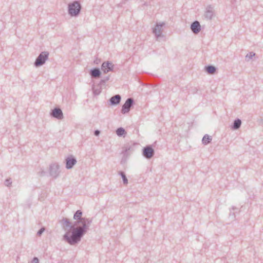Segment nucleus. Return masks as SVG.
<instances>
[{
	"instance_id": "f257e3e1",
	"label": "nucleus",
	"mask_w": 263,
	"mask_h": 263,
	"mask_svg": "<svg viewBox=\"0 0 263 263\" xmlns=\"http://www.w3.org/2000/svg\"><path fill=\"white\" fill-rule=\"evenodd\" d=\"M75 221L70 229L63 236V239L70 245H76L87 233L92 222L91 219L82 217V212L78 210L73 215Z\"/></svg>"
},
{
	"instance_id": "f03ea898",
	"label": "nucleus",
	"mask_w": 263,
	"mask_h": 263,
	"mask_svg": "<svg viewBox=\"0 0 263 263\" xmlns=\"http://www.w3.org/2000/svg\"><path fill=\"white\" fill-rule=\"evenodd\" d=\"M81 9V5L78 1H74L69 3L68 5V14L71 16H77Z\"/></svg>"
},
{
	"instance_id": "7ed1b4c3",
	"label": "nucleus",
	"mask_w": 263,
	"mask_h": 263,
	"mask_svg": "<svg viewBox=\"0 0 263 263\" xmlns=\"http://www.w3.org/2000/svg\"><path fill=\"white\" fill-rule=\"evenodd\" d=\"M49 53L47 51L42 52L36 58L34 63L35 67H37L43 65L48 59Z\"/></svg>"
},
{
	"instance_id": "20e7f679",
	"label": "nucleus",
	"mask_w": 263,
	"mask_h": 263,
	"mask_svg": "<svg viewBox=\"0 0 263 263\" xmlns=\"http://www.w3.org/2000/svg\"><path fill=\"white\" fill-rule=\"evenodd\" d=\"M165 23L163 22L157 23L153 29V32L155 34L157 37L161 36L163 31Z\"/></svg>"
},
{
	"instance_id": "39448f33",
	"label": "nucleus",
	"mask_w": 263,
	"mask_h": 263,
	"mask_svg": "<svg viewBox=\"0 0 263 263\" xmlns=\"http://www.w3.org/2000/svg\"><path fill=\"white\" fill-rule=\"evenodd\" d=\"M134 100L132 98H128L122 106L121 112L123 114L127 113L130 110V107L133 105Z\"/></svg>"
},
{
	"instance_id": "423d86ee",
	"label": "nucleus",
	"mask_w": 263,
	"mask_h": 263,
	"mask_svg": "<svg viewBox=\"0 0 263 263\" xmlns=\"http://www.w3.org/2000/svg\"><path fill=\"white\" fill-rule=\"evenodd\" d=\"M114 65L112 63L109 61L104 62L102 63L101 69L105 73H108L109 71H112Z\"/></svg>"
},
{
	"instance_id": "0eeeda50",
	"label": "nucleus",
	"mask_w": 263,
	"mask_h": 263,
	"mask_svg": "<svg viewBox=\"0 0 263 263\" xmlns=\"http://www.w3.org/2000/svg\"><path fill=\"white\" fill-rule=\"evenodd\" d=\"M66 167L67 169L71 168L77 163L76 159L72 156H68L65 159Z\"/></svg>"
},
{
	"instance_id": "6e6552de",
	"label": "nucleus",
	"mask_w": 263,
	"mask_h": 263,
	"mask_svg": "<svg viewBox=\"0 0 263 263\" xmlns=\"http://www.w3.org/2000/svg\"><path fill=\"white\" fill-rule=\"evenodd\" d=\"M143 155L147 159H150L154 156V151L151 146H147L143 150Z\"/></svg>"
},
{
	"instance_id": "1a4fd4ad",
	"label": "nucleus",
	"mask_w": 263,
	"mask_h": 263,
	"mask_svg": "<svg viewBox=\"0 0 263 263\" xmlns=\"http://www.w3.org/2000/svg\"><path fill=\"white\" fill-rule=\"evenodd\" d=\"M215 16V11L213 8L209 6L206 7L204 13V16L206 18L211 20Z\"/></svg>"
},
{
	"instance_id": "9d476101",
	"label": "nucleus",
	"mask_w": 263,
	"mask_h": 263,
	"mask_svg": "<svg viewBox=\"0 0 263 263\" xmlns=\"http://www.w3.org/2000/svg\"><path fill=\"white\" fill-rule=\"evenodd\" d=\"M191 29L194 34H198L201 31V25L198 21H195L191 26Z\"/></svg>"
},
{
	"instance_id": "9b49d317",
	"label": "nucleus",
	"mask_w": 263,
	"mask_h": 263,
	"mask_svg": "<svg viewBox=\"0 0 263 263\" xmlns=\"http://www.w3.org/2000/svg\"><path fill=\"white\" fill-rule=\"evenodd\" d=\"M51 115L58 119H62L63 118V112L60 108H54L52 110Z\"/></svg>"
},
{
	"instance_id": "f8f14e48",
	"label": "nucleus",
	"mask_w": 263,
	"mask_h": 263,
	"mask_svg": "<svg viewBox=\"0 0 263 263\" xmlns=\"http://www.w3.org/2000/svg\"><path fill=\"white\" fill-rule=\"evenodd\" d=\"M61 223L63 229L66 231V232L70 229L71 226L72 225L69 219L67 218H64L61 221Z\"/></svg>"
},
{
	"instance_id": "ddd939ff",
	"label": "nucleus",
	"mask_w": 263,
	"mask_h": 263,
	"mask_svg": "<svg viewBox=\"0 0 263 263\" xmlns=\"http://www.w3.org/2000/svg\"><path fill=\"white\" fill-rule=\"evenodd\" d=\"M90 74L92 78H98L100 77L101 72L99 69L96 68L90 71Z\"/></svg>"
},
{
	"instance_id": "4468645a",
	"label": "nucleus",
	"mask_w": 263,
	"mask_h": 263,
	"mask_svg": "<svg viewBox=\"0 0 263 263\" xmlns=\"http://www.w3.org/2000/svg\"><path fill=\"white\" fill-rule=\"evenodd\" d=\"M121 100V97L119 95H117L110 99V102L112 104H117L119 103Z\"/></svg>"
},
{
	"instance_id": "2eb2a0df",
	"label": "nucleus",
	"mask_w": 263,
	"mask_h": 263,
	"mask_svg": "<svg viewBox=\"0 0 263 263\" xmlns=\"http://www.w3.org/2000/svg\"><path fill=\"white\" fill-rule=\"evenodd\" d=\"M211 141L212 137L208 135H205L202 140V143L204 145L209 144Z\"/></svg>"
},
{
	"instance_id": "dca6fc26",
	"label": "nucleus",
	"mask_w": 263,
	"mask_h": 263,
	"mask_svg": "<svg viewBox=\"0 0 263 263\" xmlns=\"http://www.w3.org/2000/svg\"><path fill=\"white\" fill-rule=\"evenodd\" d=\"M59 165L57 164H53L50 166V174L51 175H54L56 176L57 175V173L56 171L55 173H53L52 170H55L57 171L59 169Z\"/></svg>"
},
{
	"instance_id": "f3484780",
	"label": "nucleus",
	"mask_w": 263,
	"mask_h": 263,
	"mask_svg": "<svg viewBox=\"0 0 263 263\" xmlns=\"http://www.w3.org/2000/svg\"><path fill=\"white\" fill-rule=\"evenodd\" d=\"M206 72L211 74H214L216 71V68L213 66H209L206 67Z\"/></svg>"
},
{
	"instance_id": "a211bd4d",
	"label": "nucleus",
	"mask_w": 263,
	"mask_h": 263,
	"mask_svg": "<svg viewBox=\"0 0 263 263\" xmlns=\"http://www.w3.org/2000/svg\"><path fill=\"white\" fill-rule=\"evenodd\" d=\"M116 133L119 136H121L126 134L125 130L122 127L118 128L116 130Z\"/></svg>"
},
{
	"instance_id": "6ab92c4d",
	"label": "nucleus",
	"mask_w": 263,
	"mask_h": 263,
	"mask_svg": "<svg viewBox=\"0 0 263 263\" xmlns=\"http://www.w3.org/2000/svg\"><path fill=\"white\" fill-rule=\"evenodd\" d=\"M241 122L239 119L235 120L234 123V128L238 129L241 125Z\"/></svg>"
},
{
	"instance_id": "aec40b11",
	"label": "nucleus",
	"mask_w": 263,
	"mask_h": 263,
	"mask_svg": "<svg viewBox=\"0 0 263 263\" xmlns=\"http://www.w3.org/2000/svg\"><path fill=\"white\" fill-rule=\"evenodd\" d=\"M120 174L123 179L124 184L126 185L128 183V180H127L125 174L122 172H121L120 173Z\"/></svg>"
},
{
	"instance_id": "412c9836",
	"label": "nucleus",
	"mask_w": 263,
	"mask_h": 263,
	"mask_svg": "<svg viewBox=\"0 0 263 263\" xmlns=\"http://www.w3.org/2000/svg\"><path fill=\"white\" fill-rule=\"evenodd\" d=\"M255 55V53L253 52H250L249 54H248L247 55H246V58H249V59H252L253 57H254Z\"/></svg>"
},
{
	"instance_id": "4be33fe9",
	"label": "nucleus",
	"mask_w": 263,
	"mask_h": 263,
	"mask_svg": "<svg viewBox=\"0 0 263 263\" xmlns=\"http://www.w3.org/2000/svg\"><path fill=\"white\" fill-rule=\"evenodd\" d=\"M45 228H41L37 232V235L39 236H40L44 232V231H45Z\"/></svg>"
},
{
	"instance_id": "5701e85b",
	"label": "nucleus",
	"mask_w": 263,
	"mask_h": 263,
	"mask_svg": "<svg viewBox=\"0 0 263 263\" xmlns=\"http://www.w3.org/2000/svg\"><path fill=\"white\" fill-rule=\"evenodd\" d=\"M5 184L6 186H9L11 184V182L10 179H7L5 182Z\"/></svg>"
},
{
	"instance_id": "b1692460",
	"label": "nucleus",
	"mask_w": 263,
	"mask_h": 263,
	"mask_svg": "<svg viewBox=\"0 0 263 263\" xmlns=\"http://www.w3.org/2000/svg\"><path fill=\"white\" fill-rule=\"evenodd\" d=\"M93 93L95 94V95H99L100 92H101V90L100 89H95V88H93Z\"/></svg>"
},
{
	"instance_id": "393cba45",
	"label": "nucleus",
	"mask_w": 263,
	"mask_h": 263,
	"mask_svg": "<svg viewBox=\"0 0 263 263\" xmlns=\"http://www.w3.org/2000/svg\"><path fill=\"white\" fill-rule=\"evenodd\" d=\"M31 263H39V259L36 257H34L31 261Z\"/></svg>"
},
{
	"instance_id": "a878e982",
	"label": "nucleus",
	"mask_w": 263,
	"mask_h": 263,
	"mask_svg": "<svg viewBox=\"0 0 263 263\" xmlns=\"http://www.w3.org/2000/svg\"><path fill=\"white\" fill-rule=\"evenodd\" d=\"M100 134V132L99 130H96L95 132V135L96 136H98Z\"/></svg>"
}]
</instances>
